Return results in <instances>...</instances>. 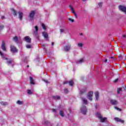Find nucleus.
<instances>
[{"instance_id":"obj_1","label":"nucleus","mask_w":126,"mask_h":126,"mask_svg":"<svg viewBox=\"0 0 126 126\" xmlns=\"http://www.w3.org/2000/svg\"><path fill=\"white\" fill-rule=\"evenodd\" d=\"M0 55L1 56L2 59L3 60H5V61H7V63L8 65H11L12 66H13L14 65V61H13V59H8V58L5 57V55L3 54L1 51H0Z\"/></svg>"},{"instance_id":"obj_2","label":"nucleus","mask_w":126,"mask_h":126,"mask_svg":"<svg viewBox=\"0 0 126 126\" xmlns=\"http://www.w3.org/2000/svg\"><path fill=\"white\" fill-rule=\"evenodd\" d=\"M96 116L97 118H98L99 119V120H100V121L101 123H104V122H106V120H107V118L102 117V115H101V113L100 112H97L96 114Z\"/></svg>"},{"instance_id":"obj_3","label":"nucleus","mask_w":126,"mask_h":126,"mask_svg":"<svg viewBox=\"0 0 126 126\" xmlns=\"http://www.w3.org/2000/svg\"><path fill=\"white\" fill-rule=\"evenodd\" d=\"M80 111L83 115H86V113H87V108H86V106L83 105L80 108Z\"/></svg>"},{"instance_id":"obj_4","label":"nucleus","mask_w":126,"mask_h":126,"mask_svg":"<svg viewBox=\"0 0 126 126\" xmlns=\"http://www.w3.org/2000/svg\"><path fill=\"white\" fill-rule=\"evenodd\" d=\"M71 48V46H70V44H67L64 46L63 50L65 52H69V51H70Z\"/></svg>"},{"instance_id":"obj_5","label":"nucleus","mask_w":126,"mask_h":126,"mask_svg":"<svg viewBox=\"0 0 126 126\" xmlns=\"http://www.w3.org/2000/svg\"><path fill=\"white\" fill-rule=\"evenodd\" d=\"M93 96V92H89V93H88L87 98L90 101H92V100H93V98H92Z\"/></svg>"},{"instance_id":"obj_6","label":"nucleus","mask_w":126,"mask_h":126,"mask_svg":"<svg viewBox=\"0 0 126 126\" xmlns=\"http://www.w3.org/2000/svg\"><path fill=\"white\" fill-rule=\"evenodd\" d=\"M34 15H35V11H32L30 13V18L31 20H33V18H34Z\"/></svg>"},{"instance_id":"obj_7","label":"nucleus","mask_w":126,"mask_h":126,"mask_svg":"<svg viewBox=\"0 0 126 126\" xmlns=\"http://www.w3.org/2000/svg\"><path fill=\"white\" fill-rule=\"evenodd\" d=\"M1 48L4 52H5V51H6V48L5 47V42L4 41L2 42Z\"/></svg>"},{"instance_id":"obj_8","label":"nucleus","mask_w":126,"mask_h":126,"mask_svg":"<svg viewBox=\"0 0 126 126\" xmlns=\"http://www.w3.org/2000/svg\"><path fill=\"white\" fill-rule=\"evenodd\" d=\"M10 49H11V52H12V53H17V49H16V47H15L14 46L11 45Z\"/></svg>"},{"instance_id":"obj_9","label":"nucleus","mask_w":126,"mask_h":126,"mask_svg":"<svg viewBox=\"0 0 126 126\" xmlns=\"http://www.w3.org/2000/svg\"><path fill=\"white\" fill-rule=\"evenodd\" d=\"M25 40L27 43H31V38L28 36L25 37Z\"/></svg>"},{"instance_id":"obj_10","label":"nucleus","mask_w":126,"mask_h":126,"mask_svg":"<svg viewBox=\"0 0 126 126\" xmlns=\"http://www.w3.org/2000/svg\"><path fill=\"white\" fill-rule=\"evenodd\" d=\"M86 92V87H84L82 89L80 90V94H82Z\"/></svg>"},{"instance_id":"obj_11","label":"nucleus","mask_w":126,"mask_h":126,"mask_svg":"<svg viewBox=\"0 0 126 126\" xmlns=\"http://www.w3.org/2000/svg\"><path fill=\"white\" fill-rule=\"evenodd\" d=\"M110 104L112 105H118V101L115 99H111Z\"/></svg>"},{"instance_id":"obj_12","label":"nucleus","mask_w":126,"mask_h":126,"mask_svg":"<svg viewBox=\"0 0 126 126\" xmlns=\"http://www.w3.org/2000/svg\"><path fill=\"white\" fill-rule=\"evenodd\" d=\"M30 84L32 85L35 84L34 80L35 79L32 78V77H30Z\"/></svg>"},{"instance_id":"obj_13","label":"nucleus","mask_w":126,"mask_h":126,"mask_svg":"<svg viewBox=\"0 0 126 126\" xmlns=\"http://www.w3.org/2000/svg\"><path fill=\"white\" fill-rule=\"evenodd\" d=\"M114 120L116 122H119L120 123H122V124H124V123H125V121H124V120H123L119 118H115Z\"/></svg>"},{"instance_id":"obj_14","label":"nucleus","mask_w":126,"mask_h":126,"mask_svg":"<svg viewBox=\"0 0 126 126\" xmlns=\"http://www.w3.org/2000/svg\"><path fill=\"white\" fill-rule=\"evenodd\" d=\"M19 18L20 20H22V17H23V13L21 11H19Z\"/></svg>"},{"instance_id":"obj_15","label":"nucleus","mask_w":126,"mask_h":126,"mask_svg":"<svg viewBox=\"0 0 126 126\" xmlns=\"http://www.w3.org/2000/svg\"><path fill=\"white\" fill-rule=\"evenodd\" d=\"M42 35L45 39H48L49 38V35H48V33L46 32H43Z\"/></svg>"},{"instance_id":"obj_16","label":"nucleus","mask_w":126,"mask_h":126,"mask_svg":"<svg viewBox=\"0 0 126 126\" xmlns=\"http://www.w3.org/2000/svg\"><path fill=\"white\" fill-rule=\"evenodd\" d=\"M34 29L35 30V31L34 32V34H35V37L36 38H38L39 36H38V35H37V32H38V27L37 26H36L34 27Z\"/></svg>"},{"instance_id":"obj_17","label":"nucleus","mask_w":126,"mask_h":126,"mask_svg":"<svg viewBox=\"0 0 126 126\" xmlns=\"http://www.w3.org/2000/svg\"><path fill=\"white\" fill-rule=\"evenodd\" d=\"M95 99L96 100V101H98V100H99V92H95Z\"/></svg>"},{"instance_id":"obj_18","label":"nucleus","mask_w":126,"mask_h":126,"mask_svg":"<svg viewBox=\"0 0 126 126\" xmlns=\"http://www.w3.org/2000/svg\"><path fill=\"white\" fill-rule=\"evenodd\" d=\"M0 103L2 105V106H7L8 105V103L4 101H1Z\"/></svg>"},{"instance_id":"obj_19","label":"nucleus","mask_w":126,"mask_h":126,"mask_svg":"<svg viewBox=\"0 0 126 126\" xmlns=\"http://www.w3.org/2000/svg\"><path fill=\"white\" fill-rule=\"evenodd\" d=\"M60 32L61 34L62 33H66V30H65V29H60Z\"/></svg>"},{"instance_id":"obj_20","label":"nucleus","mask_w":126,"mask_h":126,"mask_svg":"<svg viewBox=\"0 0 126 126\" xmlns=\"http://www.w3.org/2000/svg\"><path fill=\"white\" fill-rule=\"evenodd\" d=\"M69 7H70L72 13H74L75 16H76V13H75V12H74V10L73 9V8H72V7L71 6H70Z\"/></svg>"},{"instance_id":"obj_21","label":"nucleus","mask_w":126,"mask_h":126,"mask_svg":"<svg viewBox=\"0 0 126 126\" xmlns=\"http://www.w3.org/2000/svg\"><path fill=\"white\" fill-rule=\"evenodd\" d=\"M82 101H83L84 104H85L86 105H87L88 101H87V99H86V98H82Z\"/></svg>"},{"instance_id":"obj_22","label":"nucleus","mask_w":126,"mask_h":126,"mask_svg":"<svg viewBox=\"0 0 126 126\" xmlns=\"http://www.w3.org/2000/svg\"><path fill=\"white\" fill-rule=\"evenodd\" d=\"M11 11L14 15V16H16V11L14 9H11Z\"/></svg>"},{"instance_id":"obj_23","label":"nucleus","mask_w":126,"mask_h":126,"mask_svg":"<svg viewBox=\"0 0 126 126\" xmlns=\"http://www.w3.org/2000/svg\"><path fill=\"white\" fill-rule=\"evenodd\" d=\"M53 98L56 100H60L61 99V97L59 95L54 96Z\"/></svg>"},{"instance_id":"obj_24","label":"nucleus","mask_w":126,"mask_h":126,"mask_svg":"<svg viewBox=\"0 0 126 126\" xmlns=\"http://www.w3.org/2000/svg\"><path fill=\"white\" fill-rule=\"evenodd\" d=\"M13 40L16 43H18V37L17 36H15L13 38Z\"/></svg>"},{"instance_id":"obj_25","label":"nucleus","mask_w":126,"mask_h":126,"mask_svg":"<svg viewBox=\"0 0 126 126\" xmlns=\"http://www.w3.org/2000/svg\"><path fill=\"white\" fill-rule=\"evenodd\" d=\"M41 26H42L43 30H47V26H45V24H42Z\"/></svg>"},{"instance_id":"obj_26","label":"nucleus","mask_w":126,"mask_h":126,"mask_svg":"<svg viewBox=\"0 0 126 126\" xmlns=\"http://www.w3.org/2000/svg\"><path fill=\"white\" fill-rule=\"evenodd\" d=\"M17 104L18 105H22L23 104V101H20V100H18L17 102H16Z\"/></svg>"},{"instance_id":"obj_27","label":"nucleus","mask_w":126,"mask_h":126,"mask_svg":"<svg viewBox=\"0 0 126 126\" xmlns=\"http://www.w3.org/2000/svg\"><path fill=\"white\" fill-rule=\"evenodd\" d=\"M60 115L61 116V117H64V114L63 113V110L60 111Z\"/></svg>"},{"instance_id":"obj_28","label":"nucleus","mask_w":126,"mask_h":126,"mask_svg":"<svg viewBox=\"0 0 126 126\" xmlns=\"http://www.w3.org/2000/svg\"><path fill=\"white\" fill-rule=\"evenodd\" d=\"M78 47H79V48H82V47H83V43H78Z\"/></svg>"},{"instance_id":"obj_29","label":"nucleus","mask_w":126,"mask_h":126,"mask_svg":"<svg viewBox=\"0 0 126 126\" xmlns=\"http://www.w3.org/2000/svg\"><path fill=\"white\" fill-rule=\"evenodd\" d=\"M69 85L70 86H73V81L71 80L69 81Z\"/></svg>"},{"instance_id":"obj_30","label":"nucleus","mask_w":126,"mask_h":126,"mask_svg":"<svg viewBox=\"0 0 126 126\" xmlns=\"http://www.w3.org/2000/svg\"><path fill=\"white\" fill-rule=\"evenodd\" d=\"M43 125H46L47 126V125H50V123H49V122L47 121L46 120H45L43 122Z\"/></svg>"},{"instance_id":"obj_31","label":"nucleus","mask_w":126,"mask_h":126,"mask_svg":"<svg viewBox=\"0 0 126 126\" xmlns=\"http://www.w3.org/2000/svg\"><path fill=\"white\" fill-rule=\"evenodd\" d=\"M83 63V59H81L80 60H79L77 62V63L79 64V63Z\"/></svg>"},{"instance_id":"obj_32","label":"nucleus","mask_w":126,"mask_h":126,"mask_svg":"<svg viewBox=\"0 0 126 126\" xmlns=\"http://www.w3.org/2000/svg\"><path fill=\"white\" fill-rule=\"evenodd\" d=\"M27 93L28 94H29L30 95H31V94H32L33 92H32V91H31V90H28Z\"/></svg>"},{"instance_id":"obj_33","label":"nucleus","mask_w":126,"mask_h":126,"mask_svg":"<svg viewBox=\"0 0 126 126\" xmlns=\"http://www.w3.org/2000/svg\"><path fill=\"white\" fill-rule=\"evenodd\" d=\"M26 48L27 49H31V48H32V46H31L30 44H28L26 45Z\"/></svg>"},{"instance_id":"obj_34","label":"nucleus","mask_w":126,"mask_h":126,"mask_svg":"<svg viewBox=\"0 0 126 126\" xmlns=\"http://www.w3.org/2000/svg\"><path fill=\"white\" fill-rule=\"evenodd\" d=\"M121 91H122V89L121 88L118 89V90H117L118 94H120V93H121Z\"/></svg>"},{"instance_id":"obj_35","label":"nucleus","mask_w":126,"mask_h":126,"mask_svg":"<svg viewBox=\"0 0 126 126\" xmlns=\"http://www.w3.org/2000/svg\"><path fill=\"white\" fill-rule=\"evenodd\" d=\"M64 93H65V94L68 93V90H67V89H65L64 90Z\"/></svg>"},{"instance_id":"obj_36","label":"nucleus","mask_w":126,"mask_h":126,"mask_svg":"<svg viewBox=\"0 0 126 126\" xmlns=\"http://www.w3.org/2000/svg\"><path fill=\"white\" fill-rule=\"evenodd\" d=\"M69 21H70V22H74V20L71 18L68 19Z\"/></svg>"},{"instance_id":"obj_37","label":"nucleus","mask_w":126,"mask_h":126,"mask_svg":"<svg viewBox=\"0 0 126 126\" xmlns=\"http://www.w3.org/2000/svg\"><path fill=\"white\" fill-rule=\"evenodd\" d=\"M4 26L3 25H0V30H1Z\"/></svg>"},{"instance_id":"obj_38","label":"nucleus","mask_w":126,"mask_h":126,"mask_svg":"<svg viewBox=\"0 0 126 126\" xmlns=\"http://www.w3.org/2000/svg\"><path fill=\"white\" fill-rule=\"evenodd\" d=\"M94 107L95 109H97V108H98V104H97V103L94 104Z\"/></svg>"},{"instance_id":"obj_39","label":"nucleus","mask_w":126,"mask_h":126,"mask_svg":"<svg viewBox=\"0 0 126 126\" xmlns=\"http://www.w3.org/2000/svg\"><path fill=\"white\" fill-rule=\"evenodd\" d=\"M102 2H99V3H98V6H99V7L102 6Z\"/></svg>"},{"instance_id":"obj_40","label":"nucleus","mask_w":126,"mask_h":126,"mask_svg":"<svg viewBox=\"0 0 126 126\" xmlns=\"http://www.w3.org/2000/svg\"><path fill=\"white\" fill-rule=\"evenodd\" d=\"M122 37H123V38H126V34H123V35H122Z\"/></svg>"},{"instance_id":"obj_41","label":"nucleus","mask_w":126,"mask_h":126,"mask_svg":"<svg viewBox=\"0 0 126 126\" xmlns=\"http://www.w3.org/2000/svg\"><path fill=\"white\" fill-rule=\"evenodd\" d=\"M44 81L45 82V83H49V82H48V80H44Z\"/></svg>"},{"instance_id":"obj_42","label":"nucleus","mask_w":126,"mask_h":126,"mask_svg":"<svg viewBox=\"0 0 126 126\" xmlns=\"http://www.w3.org/2000/svg\"><path fill=\"white\" fill-rule=\"evenodd\" d=\"M115 108L116 110H118V111H120V109L118 107H115Z\"/></svg>"},{"instance_id":"obj_43","label":"nucleus","mask_w":126,"mask_h":126,"mask_svg":"<svg viewBox=\"0 0 126 126\" xmlns=\"http://www.w3.org/2000/svg\"><path fill=\"white\" fill-rule=\"evenodd\" d=\"M118 80H119L118 79H116L115 80L114 82H118Z\"/></svg>"},{"instance_id":"obj_44","label":"nucleus","mask_w":126,"mask_h":126,"mask_svg":"<svg viewBox=\"0 0 126 126\" xmlns=\"http://www.w3.org/2000/svg\"><path fill=\"white\" fill-rule=\"evenodd\" d=\"M1 19H4V16H2L1 17Z\"/></svg>"},{"instance_id":"obj_45","label":"nucleus","mask_w":126,"mask_h":126,"mask_svg":"<svg viewBox=\"0 0 126 126\" xmlns=\"http://www.w3.org/2000/svg\"><path fill=\"white\" fill-rule=\"evenodd\" d=\"M107 62H108V60L106 59V60L104 61V63H107Z\"/></svg>"},{"instance_id":"obj_46","label":"nucleus","mask_w":126,"mask_h":126,"mask_svg":"<svg viewBox=\"0 0 126 126\" xmlns=\"http://www.w3.org/2000/svg\"><path fill=\"white\" fill-rule=\"evenodd\" d=\"M66 83H67V81H65L63 83V84H66Z\"/></svg>"},{"instance_id":"obj_47","label":"nucleus","mask_w":126,"mask_h":126,"mask_svg":"<svg viewBox=\"0 0 126 126\" xmlns=\"http://www.w3.org/2000/svg\"><path fill=\"white\" fill-rule=\"evenodd\" d=\"M80 36H83V33H80Z\"/></svg>"},{"instance_id":"obj_48","label":"nucleus","mask_w":126,"mask_h":126,"mask_svg":"<svg viewBox=\"0 0 126 126\" xmlns=\"http://www.w3.org/2000/svg\"><path fill=\"white\" fill-rule=\"evenodd\" d=\"M51 45H52V46H54V42H52V43H51Z\"/></svg>"},{"instance_id":"obj_49","label":"nucleus","mask_w":126,"mask_h":126,"mask_svg":"<svg viewBox=\"0 0 126 126\" xmlns=\"http://www.w3.org/2000/svg\"><path fill=\"white\" fill-rule=\"evenodd\" d=\"M53 112H54L55 113H56V109H53Z\"/></svg>"},{"instance_id":"obj_50","label":"nucleus","mask_w":126,"mask_h":126,"mask_svg":"<svg viewBox=\"0 0 126 126\" xmlns=\"http://www.w3.org/2000/svg\"><path fill=\"white\" fill-rule=\"evenodd\" d=\"M110 59H114V57H110Z\"/></svg>"},{"instance_id":"obj_51","label":"nucleus","mask_w":126,"mask_h":126,"mask_svg":"<svg viewBox=\"0 0 126 126\" xmlns=\"http://www.w3.org/2000/svg\"><path fill=\"white\" fill-rule=\"evenodd\" d=\"M83 1H86V0H82Z\"/></svg>"},{"instance_id":"obj_52","label":"nucleus","mask_w":126,"mask_h":126,"mask_svg":"<svg viewBox=\"0 0 126 126\" xmlns=\"http://www.w3.org/2000/svg\"><path fill=\"white\" fill-rule=\"evenodd\" d=\"M27 67H29V65H28Z\"/></svg>"},{"instance_id":"obj_53","label":"nucleus","mask_w":126,"mask_h":126,"mask_svg":"<svg viewBox=\"0 0 126 126\" xmlns=\"http://www.w3.org/2000/svg\"><path fill=\"white\" fill-rule=\"evenodd\" d=\"M44 51H46V49L44 48Z\"/></svg>"},{"instance_id":"obj_54","label":"nucleus","mask_w":126,"mask_h":126,"mask_svg":"<svg viewBox=\"0 0 126 126\" xmlns=\"http://www.w3.org/2000/svg\"><path fill=\"white\" fill-rule=\"evenodd\" d=\"M25 62V63H26V61H24Z\"/></svg>"}]
</instances>
